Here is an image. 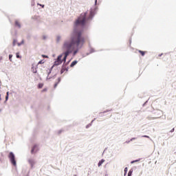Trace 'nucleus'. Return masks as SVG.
I'll use <instances>...</instances> for the list:
<instances>
[{
	"label": "nucleus",
	"mask_w": 176,
	"mask_h": 176,
	"mask_svg": "<svg viewBox=\"0 0 176 176\" xmlns=\"http://www.w3.org/2000/svg\"><path fill=\"white\" fill-rule=\"evenodd\" d=\"M96 13L97 7H94L91 8L89 16L88 17L87 12H85L81 14L80 16L75 21L74 30L70 33L69 37L63 41V45H65V47H67L70 52L69 54L72 53V50H74V49L76 47L73 52V56H76L78 52H79V50L83 47L85 40L82 35V32L80 30V28H83L86 23L93 20V17H94Z\"/></svg>",
	"instance_id": "1"
},
{
	"label": "nucleus",
	"mask_w": 176,
	"mask_h": 176,
	"mask_svg": "<svg viewBox=\"0 0 176 176\" xmlns=\"http://www.w3.org/2000/svg\"><path fill=\"white\" fill-rule=\"evenodd\" d=\"M62 50H63V53L62 54L63 56L64 54V57L63 58V60H61L62 61H64V64H65V61H67V57H68V56H69V48L65 47L64 45V44H63V46H62Z\"/></svg>",
	"instance_id": "2"
},
{
	"label": "nucleus",
	"mask_w": 176,
	"mask_h": 176,
	"mask_svg": "<svg viewBox=\"0 0 176 176\" xmlns=\"http://www.w3.org/2000/svg\"><path fill=\"white\" fill-rule=\"evenodd\" d=\"M8 158L10 160V163L16 167L17 166V163L16 162V156L14 155V153L13 152H10L8 155Z\"/></svg>",
	"instance_id": "3"
},
{
	"label": "nucleus",
	"mask_w": 176,
	"mask_h": 176,
	"mask_svg": "<svg viewBox=\"0 0 176 176\" xmlns=\"http://www.w3.org/2000/svg\"><path fill=\"white\" fill-rule=\"evenodd\" d=\"M61 58H63V54H60L57 57L56 60L54 61V65H60V64H63Z\"/></svg>",
	"instance_id": "4"
},
{
	"label": "nucleus",
	"mask_w": 176,
	"mask_h": 176,
	"mask_svg": "<svg viewBox=\"0 0 176 176\" xmlns=\"http://www.w3.org/2000/svg\"><path fill=\"white\" fill-rule=\"evenodd\" d=\"M28 162L30 165L31 168H34V166L36 164V161H35V158L34 157L28 158Z\"/></svg>",
	"instance_id": "5"
},
{
	"label": "nucleus",
	"mask_w": 176,
	"mask_h": 176,
	"mask_svg": "<svg viewBox=\"0 0 176 176\" xmlns=\"http://www.w3.org/2000/svg\"><path fill=\"white\" fill-rule=\"evenodd\" d=\"M38 145H36V144L34 145V146L32 148V150H31L32 155H35V153H36V152H38Z\"/></svg>",
	"instance_id": "6"
},
{
	"label": "nucleus",
	"mask_w": 176,
	"mask_h": 176,
	"mask_svg": "<svg viewBox=\"0 0 176 176\" xmlns=\"http://www.w3.org/2000/svg\"><path fill=\"white\" fill-rule=\"evenodd\" d=\"M68 64H69V61L67 63H63V65H62V69L60 70V74H64V72H65V67H67Z\"/></svg>",
	"instance_id": "7"
},
{
	"label": "nucleus",
	"mask_w": 176,
	"mask_h": 176,
	"mask_svg": "<svg viewBox=\"0 0 176 176\" xmlns=\"http://www.w3.org/2000/svg\"><path fill=\"white\" fill-rule=\"evenodd\" d=\"M38 65L34 66V65H32L31 71L33 74H36L38 72Z\"/></svg>",
	"instance_id": "8"
},
{
	"label": "nucleus",
	"mask_w": 176,
	"mask_h": 176,
	"mask_svg": "<svg viewBox=\"0 0 176 176\" xmlns=\"http://www.w3.org/2000/svg\"><path fill=\"white\" fill-rule=\"evenodd\" d=\"M77 64H78V60H74V61L71 63V65H70L71 68L75 67V65H77Z\"/></svg>",
	"instance_id": "9"
},
{
	"label": "nucleus",
	"mask_w": 176,
	"mask_h": 176,
	"mask_svg": "<svg viewBox=\"0 0 176 176\" xmlns=\"http://www.w3.org/2000/svg\"><path fill=\"white\" fill-rule=\"evenodd\" d=\"M105 162V160L102 159L100 161H99V162L98 163V166L99 167H101V166H102V164Z\"/></svg>",
	"instance_id": "10"
},
{
	"label": "nucleus",
	"mask_w": 176,
	"mask_h": 176,
	"mask_svg": "<svg viewBox=\"0 0 176 176\" xmlns=\"http://www.w3.org/2000/svg\"><path fill=\"white\" fill-rule=\"evenodd\" d=\"M15 27H18V28H21V24L18 21H15Z\"/></svg>",
	"instance_id": "11"
},
{
	"label": "nucleus",
	"mask_w": 176,
	"mask_h": 176,
	"mask_svg": "<svg viewBox=\"0 0 176 176\" xmlns=\"http://www.w3.org/2000/svg\"><path fill=\"white\" fill-rule=\"evenodd\" d=\"M60 41H61V36L60 35L56 36V43H60Z\"/></svg>",
	"instance_id": "12"
},
{
	"label": "nucleus",
	"mask_w": 176,
	"mask_h": 176,
	"mask_svg": "<svg viewBox=\"0 0 176 176\" xmlns=\"http://www.w3.org/2000/svg\"><path fill=\"white\" fill-rule=\"evenodd\" d=\"M60 82H61V78H58V82L54 84V87L56 89V87H57V86L58 85V83H60Z\"/></svg>",
	"instance_id": "13"
},
{
	"label": "nucleus",
	"mask_w": 176,
	"mask_h": 176,
	"mask_svg": "<svg viewBox=\"0 0 176 176\" xmlns=\"http://www.w3.org/2000/svg\"><path fill=\"white\" fill-rule=\"evenodd\" d=\"M91 53H94V49H91L89 53H87L86 56H89V54H91Z\"/></svg>",
	"instance_id": "14"
},
{
	"label": "nucleus",
	"mask_w": 176,
	"mask_h": 176,
	"mask_svg": "<svg viewBox=\"0 0 176 176\" xmlns=\"http://www.w3.org/2000/svg\"><path fill=\"white\" fill-rule=\"evenodd\" d=\"M138 52H139V53H140V54H141L142 56H145V52L142 51V50H139Z\"/></svg>",
	"instance_id": "15"
},
{
	"label": "nucleus",
	"mask_w": 176,
	"mask_h": 176,
	"mask_svg": "<svg viewBox=\"0 0 176 176\" xmlns=\"http://www.w3.org/2000/svg\"><path fill=\"white\" fill-rule=\"evenodd\" d=\"M140 160H141V159H138V160H133V161L131 162V164H133V163H137V162H140Z\"/></svg>",
	"instance_id": "16"
},
{
	"label": "nucleus",
	"mask_w": 176,
	"mask_h": 176,
	"mask_svg": "<svg viewBox=\"0 0 176 176\" xmlns=\"http://www.w3.org/2000/svg\"><path fill=\"white\" fill-rule=\"evenodd\" d=\"M133 175V169H131L128 173V176H131Z\"/></svg>",
	"instance_id": "17"
},
{
	"label": "nucleus",
	"mask_w": 176,
	"mask_h": 176,
	"mask_svg": "<svg viewBox=\"0 0 176 176\" xmlns=\"http://www.w3.org/2000/svg\"><path fill=\"white\" fill-rule=\"evenodd\" d=\"M53 68H54V65L52 66V67L50 69V71L48 72V75L52 74V70L53 69Z\"/></svg>",
	"instance_id": "18"
},
{
	"label": "nucleus",
	"mask_w": 176,
	"mask_h": 176,
	"mask_svg": "<svg viewBox=\"0 0 176 176\" xmlns=\"http://www.w3.org/2000/svg\"><path fill=\"white\" fill-rule=\"evenodd\" d=\"M128 170H129V169L127 168V167H126V168H124V176H126V175L127 174Z\"/></svg>",
	"instance_id": "19"
},
{
	"label": "nucleus",
	"mask_w": 176,
	"mask_h": 176,
	"mask_svg": "<svg viewBox=\"0 0 176 176\" xmlns=\"http://www.w3.org/2000/svg\"><path fill=\"white\" fill-rule=\"evenodd\" d=\"M45 61H43V60H40L38 64L36 65L37 66L39 65V64H44Z\"/></svg>",
	"instance_id": "20"
},
{
	"label": "nucleus",
	"mask_w": 176,
	"mask_h": 176,
	"mask_svg": "<svg viewBox=\"0 0 176 176\" xmlns=\"http://www.w3.org/2000/svg\"><path fill=\"white\" fill-rule=\"evenodd\" d=\"M142 137L144 138H149V140H151V141H152V139H151V137L146 135H142Z\"/></svg>",
	"instance_id": "21"
},
{
	"label": "nucleus",
	"mask_w": 176,
	"mask_h": 176,
	"mask_svg": "<svg viewBox=\"0 0 176 176\" xmlns=\"http://www.w3.org/2000/svg\"><path fill=\"white\" fill-rule=\"evenodd\" d=\"M24 43V40H22L21 43H18V46H21Z\"/></svg>",
	"instance_id": "22"
},
{
	"label": "nucleus",
	"mask_w": 176,
	"mask_h": 176,
	"mask_svg": "<svg viewBox=\"0 0 176 176\" xmlns=\"http://www.w3.org/2000/svg\"><path fill=\"white\" fill-rule=\"evenodd\" d=\"M37 5L38 6H41V8H45V5H43V4H41V3H38Z\"/></svg>",
	"instance_id": "23"
},
{
	"label": "nucleus",
	"mask_w": 176,
	"mask_h": 176,
	"mask_svg": "<svg viewBox=\"0 0 176 176\" xmlns=\"http://www.w3.org/2000/svg\"><path fill=\"white\" fill-rule=\"evenodd\" d=\"M43 87V84H38V89H42Z\"/></svg>",
	"instance_id": "24"
},
{
	"label": "nucleus",
	"mask_w": 176,
	"mask_h": 176,
	"mask_svg": "<svg viewBox=\"0 0 176 176\" xmlns=\"http://www.w3.org/2000/svg\"><path fill=\"white\" fill-rule=\"evenodd\" d=\"M12 57H13V55L10 54L9 55V60H10V61H12Z\"/></svg>",
	"instance_id": "25"
},
{
	"label": "nucleus",
	"mask_w": 176,
	"mask_h": 176,
	"mask_svg": "<svg viewBox=\"0 0 176 176\" xmlns=\"http://www.w3.org/2000/svg\"><path fill=\"white\" fill-rule=\"evenodd\" d=\"M16 42H17V41L16 40L13 41V43H12L13 46H16Z\"/></svg>",
	"instance_id": "26"
},
{
	"label": "nucleus",
	"mask_w": 176,
	"mask_h": 176,
	"mask_svg": "<svg viewBox=\"0 0 176 176\" xmlns=\"http://www.w3.org/2000/svg\"><path fill=\"white\" fill-rule=\"evenodd\" d=\"M9 100V96L6 95V101H8Z\"/></svg>",
	"instance_id": "27"
},
{
	"label": "nucleus",
	"mask_w": 176,
	"mask_h": 176,
	"mask_svg": "<svg viewBox=\"0 0 176 176\" xmlns=\"http://www.w3.org/2000/svg\"><path fill=\"white\" fill-rule=\"evenodd\" d=\"M137 138H132L130 141H134V140H136Z\"/></svg>",
	"instance_id": "28"
},
{
	"label": "nucleus",
	"mask_w": 176,
	"mask_h": 176,
	"mask_svg": "<svg viewBox=\"0 0 176 176\" xmlns=\"http://www.w3.org/2000/svg\"><path fill=\"white\" fill-rule=\"evenodd\" d=\"M21 58L20 55H19V54H16V58Z\"/></svg>",
	"instance_id": "29"
},
{
	"label": "nucleus",
	"mask_w": 176,
	"mask_h": 176,
	"mask_svg": "<svg viewBox=\"0 0 176 176\" xmlns=\"http://www.w3.org/2000/svg\"><path fill=\"white\" fill-rule=\"evenodd\" d=\"M109 111H111V110L104 111H103V113H107V112H109Z\"/></svg>",
	"instance_id": "30"
},
{
	"label": "nucleus",
	"mask_w": 176,
	"mask_h": 176,
	"mask_svg": "<svg viewBox=\"0 0 176 176\" xmlns=\"http://www.w3.org/2000/svg\"><path fill=\"white\" fill-rule=\"evenodd\" d=\"M174 131H175V129H174V128L173 129H172L171 130H170V133H174Z\"/></svg>",
	"instance_id": "31"
},
{
	"label": "nucleus",
	"mask_w": 176,
	"mask_h": 176,
	"mask_svg": "<svg viewBox=\"0 0 176 176\" xmlns=\"http://www.w3.org/2000/svg\"><path fill=\"white\" fill-rule=\"evenodd\" d=\"M34 5H35V2L34 1L32 2V6H34Z\"/></svg>",
	"instance_id": "32"
},
{
	"label": "nucleus",
	"mask_w": 176,
	"mask_h": 176,
	"mask_svg": "<svg viewBox=\"0 0 176 176\" xmlns=\"http://www.w3.org/2000/svg\"><path fill=\"white\" fill-rule=\"evenodd\" d=\"M43 57H44V58H47V56L46 55H43Z\"/></svg>",
	"instance_id": "33"
},
{
	"label": "nucleus",
	"mask_w": 176,
	"mask_h": 176,
	"mask_svg": "<svg viewBox=\"0 0 176 176\" xmlns=\"http://www.w3.org/2000/svg\"><path fill=\"white\" fill-rule=\"evenodd\" d=\"M89 126H91V124H90L87 125L86 129H89Z\"/></svg>",
	"instance_id": "34"
},
{
	"label": "nucleus",
	"mask_w": 176,
	"mask_h": 176,
	"mask_svg": "<svg viewBox=\"0 0 176 176\" xmlns=\"http://www.w3.org/2000/svg\"><path fill=\"white\" fill-rule=\"evenodd\" d=\"M65 71L68 72V67L67 66H65Z\"/></svg>",
	"instance_id": "35"
},
{
	"label": "nucleus",
	"mask_w": 176,
	"mask_h": 176,
	"mask_svg": "<svg viewBox=\"0 0 176 176\" xmlns=\"http://www.w3.org/2000/svg\"><path fill=\"white\" fill-rule=\"evenodd\" d=\"M130 141H131V140L126 141V144H129Z\"/></svg>",
	"instance_id": "36"
},
{
	"label": "nucleus",
	"mask_w": 176,
	"mask_h": 176,
	"mask_svg": "<svg viewBox=\"0 0 176 176\" xmlns=\"http://www.w3.org/2000/svg\"><path fill=\"white\" fill-rule=\"evenodd\" d=\"M162 56H163V54H160L159 55V57H162Z\"/></svg>",
	"instance_id": "37"
},
{
	"label": "nucleus",
	"mask_w": 176,
	"mask_h": 176,
	"mask_svg": "<svg viewBox=\"0 0 176 176\" xmlns=\"http://www.w3.org/2000/svg\"><path fill=\"white\" fill-rule=\"evenodd\" d=\"M97 5V0H95V6Z\"/></svg>",
	"instance_id": "38"
},
{
	"label": "nucleus",
	"mask_w": 176,
	"mask_h": 176,
	"mask_svg": "<svg viewBox=\"0 0 176 176\" xmlns=\"http://www.w3.org/2000/svg\"><path fill=\"white\" fill-rule=\"evenodd\" d=\"M6 96H9V91H8V92L6 93Z\"/></svg>",
	"instance_id": "39"
},
{
	"label": "nucleus",
	"mask_w": 176,
	"mask_h": 176,
	"mask_svg": "<svg viewBox=\"0 0 176 176\" xmlns=\"http://www.w3.org/2000/svg\"><path fill=\"white\" fill-rule=\"evenodd\" d=\"M48 79H50V78H49V76H47V80H48Z\"/></svg>",
	"instance_id": "40"
},
{
	"label": "nucleus",
	"mask_w": 176,
	"mask_h": 176,
	"mask_svg": "<svg viewBox=\"0 0 176 176\" xmlns=\"http://www.w3.org/2000/svg\"><path fill=\"white\" fill-rule=\"evenodd\" d=\"M93 122H94V120H93L91 121V123H93Z\"/></svg>",
	"instance_id": "41"
},
{
	"label": "nucleus",
	"mask_w": 176,
	"mask_h": 176,
	"mask_svg": "<svg viewBox=\"0 0 176 176\" xmlns=\"http://www.w3.org/2000/svg\"><path fill=\"white\" fill-rule=\"evenodd\" d=\"M74 176H76V175H74Z\"/></svg>",
	"instance_id": "42"
}]
</instances>
